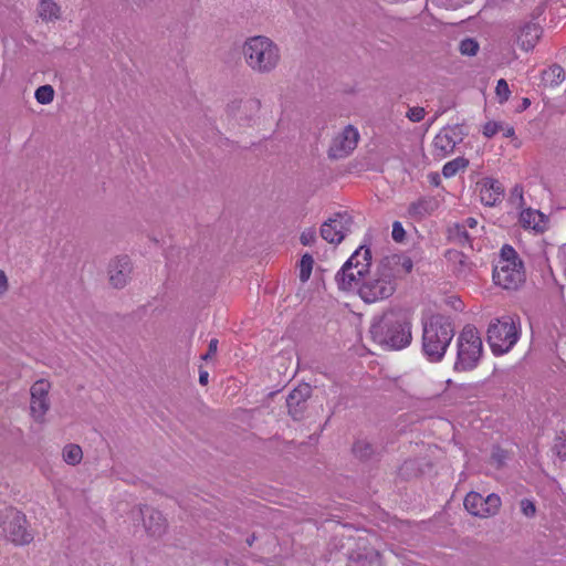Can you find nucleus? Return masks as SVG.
Segmentation results:
<instances>
[{
  "instance_id": "1",
  "label": "nucleus",
  "mask_w": 566,
  "mask_h": 566,
  "mask_svg": "<svg viewBox=\"0 0 566 566\" xmlns=\"http://www.w3.org/2000/svg\"><path fill=\"white\" fill-rule=\"evenodd\" d=\"M370 334L374 342L386 349H401L411 342L410 323L402 311L385 312L371 325Z\"/></svg>"
},
{
  "instance_id": "2",
  "label": "nucleus",
  "mask_w": 566,
  "mask_h": 566,
  "mask_svg": "<svg viewBox=\"0 0 566 566\" xmlns=\"http://www.w3.org/2000/svg\"><path fill=\"white\" fill-rule=\"evenodd\" d=\"M454 336L451 321L443 315H432L423 322L422 350L430 361H440Z\"/></svg>"
},
{
  "instance_id": "3",
  "label": "nucleus",
  "mask_w": 566,
  "mask_h": 566,
  "mask_svg": "<svg viewBox=\"0 0 566 566\" xmlns=\"http://www.w3.org/2000/svg\"><path fill=\"white\" fill-rule=\"evenodd\" d=\"M494 283L505 290H516L525 281L523 262L516 251L505 244L493 270Z\"/></svg>"
},
{
  "instance_id": "4",
  "label": "nucleus",
  "mask_w": 566,
  "mask_h": 566,
  "mask_svg": "<svg viewBox=\"0 0 566 566\" xmlns=\"http://www.w3.org/2000/svg\"><path fill=\"white\" fill-rule=\"evenodd\" d=\"M396 289L397 280L380 260L358 289V294L365 303H375L390 297Z\"/></svg>"
},
{
  "instance_id": "5",
  "label": "nucleus",
  "mask_w": 566,
  "mask_h": 566,
  "mask_svg": "<svg viewBox=\"0 0 566 566\" xmlns=\"http://www.w3.org/2000/svg\"><path fill=\"white\" fill-rule=\"evenodd\" d=\"M280 60V49L270 38L250 36V69L261 74H268L276 69Z\"/></svg>"
},
{
  "instance_id": "6",
  "label": "nucleus",
  "mask_w": 566,
  "mask_h": 566,
  "mask_svg": "<svg viewBox=\"0 0 566 566\" xmlns=\"http://www.w3.org/2000/svg\"><path fill=\"white\" fill-rule=\"evenodd\" d=\"M520 338V331L511 316L492 321L488 328V343L494 355L509 353Z\"/></svg>"
},
{
  "instance_id": "7",
  "label": "nucleus",
  "mask_w": 566,
  "mask_h": 566,
  "mask_svg": "<svg viewBox=\"0 0 566 566\" xmlns=\"http://www.w3.org/2000/svg\"><path fill=\"white\" fill-rule=\"evenodd\" d=\"M483 352L482 339L475 327L465 326L458 337V357L454 364L457 370L473 369Z\"/></svg>"
},
{
  "instance_id": "8",
  "label": "nucleus",
  "mask_w": 566,
  "mask_h": 566,
  "mask_svg": "<svg viewBox=\"0 0 566 566\" xmlns=\"http://www.w3.org/2000/svg\"><path fill=\"white\" fill-rule=\"evenodd\" d=\"M1 528L6 538L14 545H27L33 541L25 515L13 507L6 510Z\"/></svg>"
},
{
  "instance_id": "9",
  "label": "nucleus",
  "mask_w": 566,
  "mask_h": 566,
  "mask_svg": "<svg viewBox=\"0 0 566 566\" xmlns=\"http://www.w3.org/2000/svg\"><path fill=\"white\" fill-rule=\"evenodd\" d=\"M463 505L471 515L488 518L500 512L502 501L495 493L483 497L480 493L471 491L465 495Z\"/></svg>"
},
{
  "instance_id": "10",
  "label": "nucleus",
  "mask_w": 566,
  "mask_h": 566,
  "mask_svg": "<svg viewBox=\"0 0 566 566\" xmlns=\"http://www.w3.org/2000/svg\"><path fill=\"white\" fill-rule=\"evenodd\" d=\"M130 515L134 520L139 517L143 520L146 534L153 538L163 537L168 530V522L164 514L149 505L134 507Z\"/></svg>"
},
{
  "instance_id": "11",
  "label": "nucleus",
  "mask_w": 566,
  "mask_h": 566,
  "mask_svg": "<svg viewBox=\"0 0 566 566\" xmlns=\"http://www.w3.org/2000/svg\"><path fill=\"white\" fill-rule=\"evenodd\" d=\"M352 224L348 212H336L321 226V237L331 244H339L350 232Z\"/></svg>"
},
{
  "instance_id": "12",
  "label": "nucleus",
  "mask_w": 566,
  "mask_h": 566,
  "mask_svg": "<svg viewBox=\"0 0 566 566\" xmlns=\"http://www.w3.org/2000/svg\"><path fill=\"white\" fill-rule=\"evenodd\" d=\"M50 389L51 384L45 379H39L31 386L30 409L36 422H43L44 416L50 409V400L48 397Z\"/></svg>"
},
{
  "instance_id": "13",
  "label": "nucleus",
  "mask_w": 566,
  "mask_h": 566,
  "mask_svg": "<svg viewBox=\"0 0 566 566\" xmlns=\"http://www.w3.org/2000/svg\"><path fill=\"white\" fill-rule=\"evenodd\" d=\"M359 134L352 125L346 126L335 136L328 149V157L340 159L347 157L357 146Z\"/></svg>"
},
{
  "instance_id": "14",
  "label": "nucleus",
  "mask_w": 566,
  "mask_h": 566,
  "mask_svg": "<svg viewBox=\"0 0 566 566\" xmlns=\"http://www.w3.org/2000/svg\"><path fill=\"white\" fill-rule=\"evenodd\" d=\"M133 263L128 255L113 258L107 266L109 284L115 289H123L130 280Z\"/></svg>"
},
{
  "instance_id": "15",
  "label": "nucleus",
  "mask_w": 566,
  "mask_h": 566,
  "mask_svg": "<svg viewBox=\"0 0 566 566\" xmlns=\"http://www.w3.org/2000/svg\"><path fill=\"white\" fill-rule=\"evenodd\" d=\"M312 396V387L308 384H300L286 397L289 415L294 420H301L306 410V402Z\"/></svg>"
},
{
  "instance_id": "16",
  "label": "nucleus",
  "mask_w": 566,
  "mask_h": 566,
  "mask_svg": "<svg viewBox=\"0 0 566 566\" xmlns=\"http://www.w3.org/2000/svg\"><path fill=\"white\" fill-rule=\"evenodd\" d=\"M461 140V132L457 126L441 129L433 139L434 156L444 158L454 150L455 145Z\"/></svg>"
},
{
  "instance_id": "17",
  "label": "nucleus",
  "mask_w": 566,
  "mask_h": 566,
  "mask_svg": "<svg viewBox=\"0 0 566 566\" xmlns=\"http://www.w3.org/2000/svg\"><path fill=\"white\" fill-rule=\"evenodd\" d=\"M481 201L485 206L493 207L504 197V186L494 178H483L479 184Z\"/></svg>"
},
{
  "instance_id": "18",
  "label": "nucleus",
  "mask_w": 566,
  "mask_h": 566,
  "mask_svg": "<svg viewBox=\"0 0 566 566\" xmlns=\"http://www.w3.org/2000/svg\"><path fill=\"white\" fill-rule=\"evenodd\" d=\"M352 452L355 458L366 462L378 459L382 454L384 448L366 438H358L352 447Z\"/></svg>"
},
{
  "instance_id": "19",
  "label": "nucleus",
  "mask_w": 566,
  "mask_h": 566,
  "mask_svg": "<svg viewBox=\"0 0 566 566\" xmlns=\"http://www.w3.org/2000/svg\"><path fill=\"white\" fill-rule=\"evenodd\" d=\"M381 262L386 265V268L390 271L396 280L405 274L410 273L413 265L410 258L400 254L384 256Z\"/></svg>"
},
{
  "instance_id": "20",
  "label": "nucleus",
  "mask_w": 566,
  "mask_h": 566,
  "mask_svg": "<svg viewBox=\"0 0 566 566\" xmlns=\"http://www.w3.org/2000/svg\"><path fill=\"white\" fill-rule=\"evenodd\" d=\"M482 229H473V232H470L469 229H465V226H460V223H455L453 227L448 229V239L454 244H459L461 247L468 245L473 249V240L480 235Z\"/></svg>"
},
{
  "instance_id": "21",
  "label": "nucleus",
  "mask_w": 566,
  "mask_h": 566,
  "mask_svg": "<svg viewBox=\"0 0 566 566\" xmlns=\"http://www.w3.org/2000/svg\"><path fill=\"white\" fill-rule=\"evenodd\" d=\"M438 208V201L432 197H423L411 202L408 207V214L411 219L421 220L431 214Z\"/></svg>"
},
{
  "instance_id": "22",
  "label": "nucleus",
  "mask_w": 566,
  "mask_h": 566,
  "mask_svg": "<svg viewBox=\"0 0 566 566\" xmlns=\"http://www.w3.org/2000/svg\"><path fill=\"white\" fill-rule=\"evenodd\" d=\"M541 27L535 23L524 25L517 35V43L524 51L532 50L541 38Z\"/></svg>"
},
{
  "instance_id": "23",
  "label": "nucleus",
  "mask_w": 566,
  "mask_h": 566,
  "mask_svg": "<svg viewBox=\"0 0 566 566\" xmlns=\"http://www.w3.org/2000/svg\"><path fill=\"white\" fill-rule=\"evenodd\" d=\"M346 262H352L357 275L364 276L371 265V251L366 245H360Z\"/></svg>"
},
{
  "instance_id": "24",
  "label": "nucleus",
  "mask_w": 566,
  "mask_h": 566,
  "mask_svg": "<svg viewBox=\"0 0 566 566\" xmlns=\"http://www.w3.org/2000/svg\"><path fill=\"white\" fill-rule=\"evenodd\" d=\"M361 276L357 275V270L352 266V262H345L342 269L336 273L335 281L340 290H350L357 285Z\"/></svg>"
},
{
  "instance_id": "25",
  "label": "nucleus",
  "mask_w": 566,
  "mask_h": 566,
  "mask_svg": "<svg viewBox=\"0 0 566 566\" xmlns=\"http://www.w3.org/2000/svg\"><path fill=\"white\" fill-rule=\"evenodd\" d=\"M350 566H381V555L375 548L366 549L365 553H356L349 556Z\"/></svg>"
},
{
  "instance_id": "26",
  "label": "nucleus",
  "mask_w": 566,
  "mask_h": 566,
  "mask_svg": "<svg viewBox=\"0 0 566 566\" xmlns=\"http://www.w3.org/2000/svg\"><path fill=\"white\" fill-rule=\"evenodd\" d=\"M446 258L448 262L453 265V270L458 274H465L470 270L469 259L463 252L457 250H448L446 252Z\"/></svg>"
},
{
  "instance_id": "27",
  "label": "nucleus",
  "mask_w": 566,
  "mask_h": 566,
  "mask_svg": "<svg viewBox=\"0 0 566 566\" xmlns=\"http://www.w3.org/2000/svg\"><path fill=\"white\" fill-rule=\"evenodd\" d=\"M565 80V71L562 66L554 64L543 72V81L545 84L555 86Z\"/></svg>"
},
{
  "instance_id": "28",
  "label": "nucleus",
  "mask_w": 566,
  "mask_h": 566,
  "mask_svg": "<svg viewBox=\"0 0 566 566\" xmlns=\"http://www.w3.org/2000/svg\"><path fill=\"white\" fill-rule=\"evenodd\" d=\"M542 217L543 216L538 211L527 209L521 213V222L525 228H530L537 232H542L544 229L541 227L538 222L542 220Z\"/></svg>"
},
{
  "instance_id": "29",
  "label": "nucleus",
  "mask_w": 566,
  "mask_h": 566,
  "mask_svg": "<svg viewBox=\"0 0 566 566\" xmlns=\"http://www.w3.org/2000/svg\"><path fill=\"white\" fill-rule=\"evenodd\" d=\"M83 459V451L78 444L70 443L63 449V460L70 465L78 464Z\"/></svg>"
},
{
  "instance_id": "30",
  "label": "nucleus",
  "mask_w": 566,
  "mask_h": 566,
  "mask_svg": "<svg viewBox=\"0 0 566 566\" xmlns=\"http://www.w3.org/2000/svg\"><path fill=\"white\" fill-rule=\"evenodd\" d=\"M60 8L52 0H41L39 4V14L44 20H54L59 18Z\"/></svg>"
},
{
  "instance_id": "31",
  "label": "nucleus",
  "mask_w": 566,
  "mask_h": 566,
  "mask_svg": "<svg viewBox=\"0 0 566 566\" xmlns=\"http://www.w3.org/2000/svg\"><path fill=\"white\" fill-rule=\"evenodd\" d=\"M469 161L463 157H458L447 163L442 168V174L446 178L453 177L459 170L464 169Z\"/></svg>"
},
{
  "instance_id": "32",
  "label": "nucleus",
  "mask_w": 566,
  "mask_h": 566,
  "mask_svg": "<svg viewBox=\"0 0 566 566\" xmlns=\"http://www.w3.org/2000/svg\"><path fill=\"white\" fill-rule=\"evenodd\" d=\"M314 259L311 254L305 253L300 261V280L306 282L311 277L313 270Z\"/></svg>"
},
{
  "instance_id": "33",
  "label": "nucleus",
  "mask_w": 566,
  "mask_h": 566,
  "mask_svg": "<svg viewBox=\"0 0 566 566\" xmlns=\"http://www.w3.org/2000/svg\"><path fill=\"white\" fill-rule=\"evenodd\" d=\"M35 99L43 105L50 104L54 98V90L51 85H42L35 91Z\"/></svg>"
},
{
  "instance_id": "34",
  "label": "nucleus",
  "mask_w": 566,
  "mask_h": 566,
  "mask_svg": "<svg viewBox=\"0 0 566 566\" xmlns=\"http://www.w3.org/2000/svg\"><path fill=\"white\" fill-rule=\"evenodd\" d=\"M459 50L463 55L473 56L479 51V43L474 39L468 38L460 42Z\"/></svg>"
},
{
  "instance_id": "35",
  "label": "nucleus",
  "mask_w": 566,
  "mask_h": 566,
  "mask_svg": "<svg viewBox=\"0 0 566 566\" xmlns=\"http://www.w3.org/2000/svg\"><path fill=\"white\" fill-rule=\"evenodd\" d=\"M495 92L501 103L506 102L509 99L511 92L509 88V84L504 78L497 81Z\"/></svg>"
},
{
  "instance_id": "36",
  "label": "nucleus",
  "mask_w": 566,
  "mask_h": 566,
  "mask_svg": "<svg viewBox=\"0 0 566 566\" xmlns=\"http://www.w3.org/2000/svg\"><path fill=\"white\" fill-rule=\"evenodd\" d=\"M521 512L528 518L534 517L536 514V506L533 501L523 499L520 502Z\"/></svg>"
},
{
  "instance_id": "37",
  "label": "nucleus",
  "mask_w": 566,
  "mask_h": 566,
  "mask_svg": "<svg viewBox=\"0 0 566 566\" xmlns=\"http://www.w3.org/2000/svg\"><path fill=\"white\" fill-rule=\"evenodd\" d=\"M424 115L426 111L420 106L410 107L406 114L407 118L413 123H419L422 120Z\"/></svg>"
},
{
  "instance_id": "38",
  "label": "nucleus",
  "mask_w": 566,
  "mask_h": 566,
  "mask_svg": "<svg viewBox=\"0 0 566 566\" xmlns=\"http://www.w3.org/2000/svg\"><path fill=\"white\" fill-rule=\"evenodd\" d=\"M506 458L507 454L503 449H501L500 447L493 448L491 453V460L493 463L497 465V468L502 467L505 463Z\"/></svg>"
},
{
  "instance_id": "39",
  "label": "nucleus",
  "mask_w": 566,
  "mask_h": 566,
  "mask_svg": "<svg viewBox=\"0 0 566 566\" xmlns=\"http://www.w3.org/2000/svg\"><path fill=\"white\" fill-rule=\"evenodd\" d=\"M503 128L501 123L488 122L483 127V134L485 137L491 138Z\"/></svg>"
},
{
  "instance_id": "40",
  "label": "nucleus",
  "mask_w": 566,
  "mask_h": 566,
  "mask_svg": "<svg viewBox=\"0 0 566 566\" xmlns=\"http://www.w3.org/2000/svg\"><path fill=\"white\" fill-rule=\"evenodd\" d=\"M392 239L396 242H402L406 237V231L402 227V224L399 221H395L392 224V232H391Z\"/></svg>"
},
{
  "instance_id": "41",
  "label": "nucleus",
  "mask_w": 566,
  "mask_h": 566,
  "mask_svg": "<svg viewBox=\"0 0 566 566\" xmlns=\"http://www.w3.org/2000/svg\"><path fill=\"white\" fill-rule=\"evenodd\" d=\"M316 240V233L314 230H305L300 235V241L303 245H311Z\"/></svg>"
},
{
  "instance_id": "42",
  "label": "nucleus",
  "mask_w": 566,
  "mask_h": 566,
  "mask_svg": "<svg viewBox=\"0 0 566 566\" xmlns=\"http://www.w3.org/2000/svg\"><path fill=\"white\" fill-rule=\"evenodd\" d=\"M218 350V339L216 338H212L210 342H209V346H208V350L205 355L201 356V359L202 360H208L210 359L212 356L216 355Z\"/></svg>"
},
{
  "instance_id": "43",
  "label": "nucleus",
  "mask_w": 566,
  "mask_h": 566,
  "mask_svg": "<svg viewBox=\"0 0 566 566\" xmlns=\"http://www.w3.org/2000/svg\"><path fill=\"white\" fill-rule=\"evenodd\" d=\"M9 284H8V277L6 273L0 270V296L3 295L8 291Z\"/></svg>"
},
{
  "instance_id": "44",
  "label": "nucleus",
  "mask_w": 566,
  "mask_h": 566,
  "mask_svg": "<svg viewBox=\"0 0 566 566\" xmlns=\"http://www.w3.org/2000/svg\"><path fill=\"white\" fill-rule=\"evenodd\" d=\"M460 226H465V229L473 232V229H476L478 227V220L474 218H468L463 223H460Z\"/></svg>"
},
{
  "instance_id": "45",
  "label": "nucleus",
  "mask_w": 566,
  "mask_h": 566,
  "mask_svg": "<svg viewBox=\"0 0 566 566\" xmlns=\"http://www.w3.org/2000/svg\"><path fill=\"white\" fill-rule=\"evenodd\" d=\"M557 454L562 458H566V439L562 440L560 443L556 444Z\"/></svg>"
},
{
  "instance_id": "46",
  "label": "nucleus",
  "mask_w": 566,
  "mask_h": 566,
  "mask_svg": "<svg viewBox=\"0 0 566 566\" xmlns=\"http://www.w3.org/2000/svg\"><path fill=\"white\" fill-rule=\"evenodd\" d=\"M209 374L207 370L200 369L199 371V382L202 386H206L208 384Z\"/></svg>"
},
{
  "instance_id": "47",
  "label": "nucleus",
  "mask_w": 566,
  "mask_h": 566,
  "mask_svg": "<svg viewBox=\"0 0 566 566\" xmlns=\"http://www.w3.org/2000/svg\"><path fill=\"white\" fill-rule=\"evenodd\" d=\"M501 130H503V135L506 138H511L515 135V130L512 126L503 127Z\"/></svg>"
},
{
  "instance_id": "48",
  "label": "nucleus",
  "mask_w": 566,
  "mask_h": 566,
  "mask_svg": "<svg viewBox=\"0 0 566 566\" xmlns=\"http://www.w3.org/2000/svg\"><path fill=\"white\" fill-rule=\"evenodd\" d=\"M262 103L260 99L255 98L253 101H250V108H261Z\"/></svg>"
},
{
  "instance_id": "49",
  "label": "nucleus",
  "mask_w": 566,
  "mask_h": 566,
  "mask_svg": "<svg viewBox=\"0 0 566 566\" xmlns=\"http://www.w3.org/2000/svg\"><path fill=\"white\" fill-rule=\"evenodd\" d=\"M242 101H233L228 105V108H240Z\"/></svg>"
},
{
  "instance_id": "50",
  "label": "nucleus",
  "mask_w": 566,
  "mask_h": 566,
  "mask_svg": "<svg viewBox=\"0 0 566 566\" xmlns=\"http://www.w3.org/2000/svg\"><path fill=\"white\" fill-rule=\"evenodd\" d=\"M513 195H516L520 198H522V189L520 187L515 186L513 189Z\"/></svg>"
},
{
  "instance_id": "51",
  "label": "nucleus",
  "mask_w": 566,
  "mask_h": 566,
  "mask_svg": "<svg viewBox=\"0 0 566 566\" xmlns=\"http://www.w3.org/2000/svg\"><path fill=\"white\" fill-rule=\"evenodd\" d=\"M438 180H439V176L438 175H432V178H431L432 184L438 185L439 184Z\"/></svg>"
},
{
  "instance_id": "52",
  "label": "nucleus",
  "mask_w": 566,
  "mask_h": 566,
  "mask_svg": "<svg viewBox=\"0 0 566 566\" xmlns=\"http://www.w3.org/2000/svg\"><path fill=\"white\" fill-rule=\"evenodd\" d=\"M523 104H524L525 107L528 106L530 105L528 98H524Z\"/></svg>"
}]
</instances>
